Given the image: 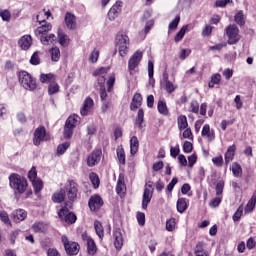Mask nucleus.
<instances>
[{"label": "nucleus", "instance_id": "nucleus-1", "mask_svg": "<svg viewBox=\"0 0 256 256\" xmlns=\"http://www.w3.org/2000/svg\"><path fill=\"white\" fill-rule=\"evenodd\" d=\"M9 187L14 192V195H26L25 199L31 197L33 195V191L29 189V182H27V178L21 176L18 173H12L8 177Z\"/></svg>", "mask_w": 256, "mask_h": 256}, {"label": "nucleus", "instance_id": "nucleus-2", "mask_svg": "<svg viewBox=\"0 0 256 256\" xmlns=\"http://www.w3.org/2000/svg\"><path fill=\"white\" fill-rule=\"evenodd\" d=\"M115 53L118 52L120 57H127L129 54L130 40L127 34H117L114 40Z\"/></svg>", "mask_w": 256, "mask_h": 256}, {"label": "nucleus", "instance_id": "nucleus-3", "mask_svg": "<svg viewBox=\"0 0 256 256\" xmlns=\"http://www.w3.org/2000/svg\"><path fill=\"white\" fill-rule=\"evenodd\" d=\"M19 83L26 91H35L37 89V81L27 71H21L18 75Z\"/></svg>", "mask_w": 256, "mask_h": 256}, {"label": "nucleus", "instance_id": "nucleus-4", "mask_svg": "<svg viewBox=\"0 0 256 256\" xmlns=\"http://www.w3.org/2000/svg\"><path fill=\"white\" fill-rule=\"evenodd\" d=\"M107 73H109V68H100L93 72L94 77H98L100 99L102 101L107 99V91L105 90V77H107Z\"/></svg>", "mask_w": 256, "mask_h": 256}, {"label": "nucleus", "instance_id": "nucleus-5", "mask_svg": "<svg viewBox=\"0 0 256 256\" xmlns=\"http://www.w3.org/2000/svg\"><path fill=\"white\" fill-rule=\"evenodd\" d=\"M51 140V136L47 133V130L43 126H39L35 129L34 135H33V144L36 147H39L43 141H49Z\"/></svg>", "mask_w": 256, "mask_h": 256}, {"label": "nucleus", "instance_id": "nucleus-6", "mask_svg": "<svg viewBox=\"0 0 256 256\" xmlns=\"http://www.w3.org/2000/svg\"><path fill=\"white\" fill-rule=\"evenodd\" d=\"M153 182L148 181L144 186V192L142 196V209H147L149 204L151 203V199H153Z\"/></svg>", "mask_w": 256, "mask_h": 256}, {"label": "nucleus", "instance_id": "nucleus-7", "mask_svg": "<svg viewBox=\"0 0 256 256\" xmlns=\"http://www.w3.org/2000/svg\"><path fill=\"white\" fill-rule=\"evenodd\" d=\"M226 35L228 37L229 45H235V43H238L239 39H241L239 28L235 25H230L226 28Z\"/></svg>", "mask_w": 256, "mask_h": 256}, {"label": "nucleus", "instance_id": "nucleus-8", "mask_svg": "<svg viewBox=\"0 0 256 256\" xmlns=\"http://www.w3.org/2000/svg\"><path fill=\"white\" fill-rule=\"evenodd\" d=\"M62 243L68 255H77L79 253V244L77 242H69L67 236H62Z\"/></svg>", "mask_w": 256, "mask_h": 256}, {"label": "nucleus", "instance_id": "nucleus-9", "mask_svg": "<svg viewBox=\"0 0 256 256\" xmlns=\"http://www.w3.org/2000/svg\"><path fill=\"white\" fill-rule=\"evenodd\" d=\"M141 59H143V51L138 50V51L134 52L128 61L129 71H135V69H137V67H139V63H141Z\"/></svg>", "mask_w": 256, "mask_h": 256}, {"label": "nucleus", "instance_id": "nucleus-10", "mask_svg": "<svg viewBox=\"0 0 256 256\" xmlns=\"http://www.w3.org/2000/svg\"><path fill=\"white\" fill-rule=\"evenodd\" d=\"M58 216L61 219V221H65V223L73 224L75 221H77V216L74 213L69 212L67 208H62L58 212Z\"/></svg>", "mask_w": 256, "mask_h": 256}, {"label": "nucleus", "instance_id": "nucleus-11", "mask_svg": "<svg viewBox=\"0 0 256 256\" xmlns=\"http://www.w3.org/2000/svg\"><path fill=\"white\" fill-rule=\"evenodd\" d=\"M101 155H103L101 150H94L92 153H90L87 158L88 167H95V165H99Z\"/></svg>", "mask_w": 256, "mask_h": 256}, {"label": "nucleus", "instance_id": "nucleus-12", "mask_svg": "<svg viewBox=\"0 0 256 256\" xmlns=\"http://www.w3.org/2000/svg\"><path fill=\"white\" fill-rule=\"evenodd\" d=\"M93 105H95V102L91 97H87L83 102L82 108L80 109V114L83 117L90 115L91 111H93Z\"/></svg>", "mask_w": 256, "mask_h": 256}, {"label": "nucleus", "instance_id": "nucleus-13", "mask_svg": "<svg viewBox=\"0 0 256 256\" xmlns=\"http://www.w3.org/2000/svg\"><path fill=\"white\" fill-rule=\"evenodd\" d=\"M33 45V38L31 35H24L18 40V46L22 51H29Z\"/></svg>", "mask_w": 256, "mask_h": 256}, {"label": "nucleus", "instance_id": "nucleus-14", "mask_svg": "<svg viewBox=\"0 0 256 256\" xmlns=\"http://www.w3.org/2000/svg\"><path fill=\"white\" fill-rule=\"evenodd\" d=\"M123 7V2H116L108 12L109 21H115L119 14L121 13V8Z\"/></svg>", "mask_w": 256, "mask_h": 256}, {"label": "nucleus", "instance_id": "nucleus-15", "mask_svg": "<svg viewBox=\"0 0 256 256\" xmlns=\"http://www.w3.org/2000/svg\"><path fill=\"white\" fill-rule=\"evenodd\" d=\"M88 205L91 211H98V209L103 207V199H101V196L99 195L91 196Z\"/></svg>", "mask_w": 256, "mask_h": 256}, {"label": "nucleus", "instance_id": "nucleus-16", "mask_svg": "<svg viewBox=\"0 0 256 256\" xmlns=\"http://www.w3.org/2000/svg\"><path fill=\"white\" fill-rule=\"evenodd\" d=\"M201 135L209 143H211V141H215V130L211 129V126H209V124H205L203 126Z\"/></svg>", "mask_w": 256, "mask_h": 256}, {"label": "nucleus", "instance_id": "nucleus-17", "mask_svg": "<svg viewBox=\"0 0 256 256\" xmlns=\"http://www.w3.org/2000/svg\"><path fill=\"white\" fill-rule=\"evenodd\" d=\"M65 195L68 197L69 201H75V199H77V184L70 182L65 189Z\"/></svg>", "mask_w": 256, "mask_h": 256}, {"label": "nucleus", "instance_id": "nucleus-18", "mask_svg": "<svg viewBox=\"0 0 256 256\" xmlns=\"http://www.w3.org/2000/svg\"><path fill=\"white\" fill-rule=\"evenodd\" d=\"M65 24L67 29L74 31V29H77V18L71 12H67L65 15Z\"/></svg>", "mask_w": 256, "mask_h": 256}, {"label": "nucleus", "instance_id": "nucleus-19", "mask_svg": "<svg viewBox=\"0 0 256 256\" xmlns=\"http://www.w3.org/2000/svg\"><path fill=\"white\" fill-rule=\"evenodd\" d=\"M237 151V145L233 144L229 146L224 154V160L226 165H229L233 159H235V153Z\"/></svg>", "mask_w": 256, "mask_h": 256}, {"label": "nucleus", "instance_id": "nucleus-20", "mask_svg": "<svg viewBox=\"0 0 256 256\" xmlns=\"http://www.w3.org/2000/svg\"><path fill=\"white\" fill-rule=\"evenodd\" d=\"M40 25L41 26H39L35 30L36 37H43V35H47V33H49L51 29H53V26L51 25V23H41Z\"/></svg>", "mask_w": 256, "mask_h": 256}, {"label": "nucleus", "instance_id": "nucleus-21", "mask_svg": "<svg viewBox=\"0 0 256 256\" xmlns=\"http://www.w3.org/2000/svg\"><path fill=\"white\" fill-rule=\"evenodd\" d=\"M12 219L15 223H21L27 219V211L24 209H17L12 212Z\"/></svg>", "mask_w": 256, "mask_h": 256}, {"label": "nucleus", "instance_id": "nucleus-22", "mask_svg": "<svg viewBox=\"0 0 256 256\" xmlns=\"http://www.w3.org/2000/svg\"><path fill=\"white\" fill-rule=\"evenodd\" d=\"M188 31H193V24L184 25L175 35L174 41L175 43H179L185 37V33Z\"/></svg>", "mask_w": 256, "mask_h": 256}, {"label": "nucleus", "instance_id": "nucleus-23", "mask_svg": "<svg viewBox=\"0 0 256 256\" xmlns=\"http://www.w3.org/2000/svg\"><path fill=\"white\" fill-rule=\"evenodd\" d=\"M114 237V246L116 249H121L123 247V234L121 233V229L117 228L113 232Z\"/></svg>", "mask_w": 256, "mask_h": 256}, {"label": "nucleus", "instance_id": "nucleus-24", "mask_svg": "<svg viewBox=\"0 0 256 256\" xmlns=\"http://www.w3.org/2000/svg\"><path fill=\"white\" fill-rule=\"evenodd\" d=\"M126 186H125V176H123V174H120L118 177V181L116 184V193L118 195H124L125 191H126Z\"/></svg>", "mask_w": 256, "mask_h": 256}, {"label": "nucleus", "instance_id": "nucleus-25", "mask_svg": "<svg viewBox=\"0 0 256 256\" xmlns=\"http://www.w3.org/2000/svg\"><path fill=\"white\" fill-rule=\"evenodd\" d=\"M141 105H143V97L139 93L134 94L132 103L130 105L131 111H135V110L139 109V107H141Z\"/></svg>", "mask_w": 256, "mask_h": 256}, {"label": "nucleus", "instance_id": "nucleus-26", "mask_svg": "<svg viewBox=\"0 0 256 256\" xmlns=\"http://www.w3.org/2000/svg\"><path fill=\"white\" fill-rule=\"evenodd\" d=\"M139 151V138L137 136L130 137V154L136 155Z\"/></svg>", "mask_w": 256, "mask_h": 256}, {"label": "nucleus", "instance_id": "nucleus-27", "mask_svg": "<svg viewBox=\"0 0 256 256\" xmlns=\"http://www.w3.org/2000/svg\"><path fill=\"white\" fill-rule=\"evenodd\" d=\"M49 17H51V11L49 10H41L38 15L36 16L37 22L38 23H48L47 19H49Z\"/></svg>", "mask_w": 256, "mask_h": 256}, {"label": "nucleus", "instance_id": "nucleus-28", "mask_svg": "<svg viewBox=\"0 0 256 256\" xmlns=\"http://www.w3.org/2000/svg\"><path fill=\"white\" fill-rule=\"evenodd\" d=\"M177 125L179 131H183L184 129H187L189 127V122L187 121V116L180 115L177 118Z\"/></svg>", "mask_w": 256, "mask_h": 256}, {"label": "nucleus", "instance_id": "nucleus-29", "mask_svg": "<svg viewBox=\"0 0 256 256\" xmlns=\"http://www.w3.org/2000/svg\"><path fill=\"white\" fill-rule=\"evenodd\" d=\"M65 197H67L65 190L61 189L60 191H57L53 194L52 201L54 203H63V201H65Z\"/></svg>", "mask_w": 256, "mask_h": 256}, {"label": "nucleus", "instance_id": "nucleus-30", "mask_svg": "<svg viewBox=\"0 0 256 256\" xmlns=\"http://www.w3.org/2000/svg\"><path fill=\"white\" fill-rule=\"evenodd\" d=\"M116 155H117V159L118 162L120 163V165H125V149L123 148V145H120L117 147L116 149Z\"/></svg>", "mask_w": 256, "mask_h": 256}, {"label": "nucleus", "instance_id": "nucleus-31", "mask_svg": "<svg viewBox=\"0 0 256 256\" xmlns=\"http://www.w3.org/2000/svg\"><path fill=\"white\" fill-rule=\"evenodd\" d=\"M230 170L232 171L234 177H241V175H243V168H241V165L237 162L232 163Z\"/></svg>", "mask_w": 256, "mask_h": 256}, {"label": "nucleus", "instance_id": "nucleus-32", "mask_svg": "<svg viewBox=\"0 0 256 256\" xmlns=\"http://www.w3.org/2000/svg\"><path fill=\"white\" fill-rule=\"evenodd\" d=\"M94 229H95V233L99 237V239H103V237H105V232L103 230V224H101L100 221H98V220L94 221Z\"/></svg>", "mask_w": 256, "mask_h": 256}, {"label": "nucleus", "instance_id": "nucleus-33", "mask_svg": "<svg viewBox=\"0 0 256 256\" xmlns=\"http://www.w3.org/2000/svg\"><path fill=\"white\" fill-rule=\"evenodd\" d=\"M195 256H209V252L206 251L203 243L199 242L194 250Z\"/></svg>", "mask_w": 256, "mask_h": 256}, {"label": "nucleus", "instance_id": "nucleus-34", "mask_svg": "<svg viewBox=\"0 0 256 256\" xmlns=\"http://www.w3.org/2000/svg\"><path fill=\"white\" fill-rule=\"evenodd\" d=\"M0 221H2L4 225H7L8 227H13L11 219L9 218V213H7L5 210L0 211Z\"/></svg>", "mask_w": 256, "mask_h": 256}, {"label": "nucleus", "instance_id": "nucleus-35", "mask_svg": "<svg viewBox=\"0 0 256 256\" xmlns=\"http://www.w3.org/2000/svg\"><path fill=\"white\" fill-rule=\"evenodd\" d=\"M50 55H51V61L54 63H57L61 59V50H59L58 47H53L50 50Z\"/></svg>", "mask_w": 256, "mask_h": 256}, {"label": "nucleus", "instance_id": "nucleus-36", "mask_svg": "<svg viewBox=\"0 0 256 256\" xmlns=\"http://www.w3.org/2000/svg\"><path fill=\"white\" fill-rule=\"evenodd\" d=\"M42 45H51L55 41V34H44L40 37Z\"/></svg>", "mask_w": 256, "mask_h": 256}, {"label": "nucleus", "instance_id": "nucleus-37", "mask_svg": "<svg viewBox=\"0 0 256 256\" xmlns=\"http://www.w3.org/2000/svg\"><path fill=\"white\" fill-rule=\"evenodd\" d=\"M58 43L62 45V47L69 45V36L62 31H58Z\"/></svg>", "mask_w": 256, "mask_h": 256}, {"label": "nucleus", "instance_id": "nucleus-38", "mask_svg": "<svg viewBox=\"0 0 256 256\" xmlns=\"http://www.w3.org/2000/svg\"><path fill=\"white\" fill-rule=\"evenodd\" d=\"M176 207L178 213H185L187 211V201L185 198H179Z\"/></svg>", "mask_w": 256, "mask_h": 256}, {"label": "nucleus", "instance_id": "nucleus-39", "mask_svg": "<svg viewBox=\"0 0 256 256\" xmlns=\"http://www.w3.org/2000/svg\"><path fill=\"white\" fill-rule=\"evenodd\" d=\"M144 117H145V112L143 111V109H139L137 113L136 122H135V125H137L139 129H143Z\"/></svg>", "mask_w": 256, "mask_h": 256}, {"label": "nucleus", "instance_id": "nucleus-40", "mask_svg": "<svg viewBox=\"0 0 256 256\" xmlns=\"http://www.w3.org/2000/svg\"><path fill=\"white\" fill-rule=\"evenodd\" d=\"M32 229L35 231V233H43L47 231V224L43 222H36L33 224Z\"/></svg>", "mask_w": 256, "mask_h": 256}, {"label": "nucleus", "instance_id": "nucleus-41", "mask_svg": "<svg viewBox=\"0 0 256 256\" xmlns=\"http://www.w3.org/2000/svg\"><path fill=\"white\" fill-rule=\"evenodd\" d=\"M255 205H256V195H253L251 197V199L248 201V203L244 209L245 213L253 212V210L255 209Z\"/></svg>", "mask_w": 256, "mask_h": 256}, {"label": "nucleus", "instance_id": "nucleus-42", "mask_svg": "<svg viewBox=\"0 0 256 256\" xmlns=\"http://www.w3.org/2000/svg\"><path fill=\"white\" fill-rule=\"evenodd\" d=\"M87 251L89 255H95V253H97V245L95 244V240L88 239Z\"/></svg>", "mask_w": 256, "mask_h": 256}, {"label": "nucleus", "instance_id": "nucleus-43", "mask_svg": "<svg viewBox=\"0 0 256 256\" xmlns=\"http://www.w3.org/2000/svg\"><path fill=\"white\" fill-rule=\"evenodd\" d=\"M78 123H79V117L77 115L73 114L68 117L65 124L69 125L73 129H75V127H77Z\"/></svg>", "mask_w": 256, "mask_h": 256}, {"label": "nucleus", "instance_id": "nucleus-44", "mask_svg": "<svg viewBox=\"0 0 256 256\" xmlns=\"http://www.w3.org/2000/svg\"><path fill=\"white\" fill-rule=\"evenodd\" d=\"M219 83H221V74L216 73L211 76V81L208 83V87L213 89V87H215V85H219Z\"/></svg>", "mask_w": 256, "mask_h": 256}, {"label": "nucleus", "instance_id": "nucleus-45", "mask_svg": "<svg viewBox=\"0 0 256 256\" xmlns=\"http://www.w3.org/2000/svg\"><path fill=\"white\" fill-rule=\"evenodd\" d=\"M181 21V17L179 16H176L174 18V20H172L170 23H169V26H168V33H171V31H175V29H177V27H179V22Z\"/></svg>", "mask_w": 256, "mask_h": 256}, {"label": "nucleus", "instance_id": "nucleus-46", "mask_svg": "<svg viewBox=\"0 0 256 256\" xmlns=\"http://www.w3.org/2000/svg\"><path fill=\"white\" fill-rule=\"evenodd\" d=\"M31 183L35 193H39L43 189V181L41 179L38 178L33 180Z\"/></svg>", "mask_w": 256, "mask_h": 256}, {"label": "nucleus", "instance_id": "nucleus-47", "mask_svg": "<svg viewBox=\"0 0 256 256\" xmlns=\"http://www.w3.org/2000/svg\"><path fill=\"white\" fill-rule=\"evenodd\" d=\"M41 83H53L55 81V75L53 74H42L40 76Z\"/></svg>", "mask_w": 256, "mask_h": 256}, {"label": "nucleus", "instance_id": "nucleus-48", "mask_svg": "<svg viewBox=\"0 0 256 256\" xmlns=\"http://www.w3.org/2000/svg\"><path fill=\"white\" fill-rule=\"evenodd\" d=\"M55 93H59V84L51 82L48 86V95H55Z\"/></svg>", "mask_w": 256, "mask_h": 256}, {"label": "nucleus", "instance_id": "nucleus-49", "mask_svg": "<svg viewBox=\"0 0 256 256\" xmlns=\"http://www.w3.org/2000/svg\"><path fill=\"white\" fill-rule=\"evenodd\" d=\"M158 111L161 115H169L167 104L161 100L158 102Z\"/></svg>", "mask_w": 256, "mask_h": 256}, {"label": "nucleus", "instance_id": "nucleus-50", "mask_svg": "<svg viewBox=\"0 0 256 256\" xmlns=\"http://www.w3.org/2000/svg\"><path fill=\"white\" fill-rule=\"evenodd\" d=\"M165 89H166L167 93H173V91H175V89H177V84H174L173 82H171L169 79L166 78Z\"/></svg>", "mask_w": 256, "mask_h": 256}, {"label": "nucleus", "instance_id": "nucleus-51", "mask_svg": "<svg viewBox=\"0 0 256 256\" xmlns=\"http://www.w3.org/2000/svg\"><path fill=\"white\" fill-rule=\"evenodd\" d=\"M234 21L238 25H245V15H243V11H239L235 16H234Z\"/></svg>", "mask_w": 256, "mask_h": 256}, {"label": "nucleus", "instance_id": "nucleus-52", "mask_svg": "<svg viewBox=\"0 0 256 256\" xmlns=\"http://www.w3.org/2000/svg\"><path fill=\"white\" fill-rule=\"evenodd\" d=\"M90 63H97L99 61V50L94 49L89 56Z\"/></svg>", "mask_w": 256, "mask_h": 256}, {"label": "nucleus", "instance_id": "nucleus-53", "mask_svg": "<svg viewBox=\"0 0 256 256\" xmlns=\"http://www.w3.org/2000/svg\"><path fill=\"white\" fill-rule=\"evenodd\" d=\"M175 225H177L175 218H170L169 220L166 221V230L175 231Z\"/></svg>", "mask_w": 256, "mask_h": 256}, {"label": "nucleus", "instance_id": "nucleus-54", "mask_svg": "<svg viewBox=\"0 0 256 256\" xmlns=\"http://www.w3.org/2000/svg\"><path fill=\"white\" fill-rule=\"evenodd\" d=\"M31 65H39L41 63V58L39 57V52H34L30 58Z\"/></svg>", "mask_w": 256, "mask_h": 256}, {"label": "nucleus", "instance_id": "nucleus-55", "mask_svg": "<svg viewBox=\"0 0 256 256\" xmlns=\"http://www.w3.org/2000/svg\"><path fill=\"white\" fill-rule=\"evenodd\" d=\"M0 17L3 21H11V12L9 10H0Z\"/></svg>", "mask_w": 256, "mask_h": 256}, {"label": "nucleus", "instance_id": "nucleus-56", "mask_svg": "<svg viewBox=\"0 0 256 256\" xmlns=\"http://www.w3.org/2000/svg\"><path fill=\"white\" fill-rule=\"evenodd\" d=\"M72 135H73V127H71L68 124H65V127H64V137H65V139H70V137H72Z\"/></svg>", "mask_w": 256, "mask_h": 256}, {"label": "nucleus", "instance_id": "nucleus-57", "mask_svg": "<svg viewBox=\"0 0 256 256\" xmlns=\"http://www.w3.org/2000/svg\"><path fill=\"white\" fill-rule=\"evenodd\" d=\"M28 179L32 183L33 181L37 180V169L32 167L31 170L28 172Z\"/></svg>", "mask_w": 256, "mask_h": 256}, {"label": "nucleus", "instance_id": "nucleus-58", "mask_svg": "<svg viewBox=\"0 0 256 256\" xmlns=\"http://www.w3.org/2000/svg\"><path fill=\"white\" fill-rule=\"evenodd\" d=\"M90 181H91V183H92V185L94 186L95 189H97L99 187V176H97V174L91 173L90 174Z\"/></svg>", "mask_w": 256, "mask_h": 256}, {"label": "nucleus", "instance_id": "nucleus-59", "mask_svg": "<svg viewBox=\"0 0 256 256\" xmlns=\"http://www.w3.org/2000/svg\"><path fill=\"white\" fill-rule=\"evenodd\" d=\"M69 149V143L65 142L57 147V155H63Z\"/></svg>", "mask_w": 256, "mask_h": 256}, {"label": "nucleus", "instance_id": "nucleus-60", "mask_svg": "<svg viewBox=\"0 0 256 256\" xmlns=\"http://www.w3.org/2000/svg\"><path fill=\"white\" fill-rule=\"evenodd\" d=\"M242 216H243V206L241 205L238 207V209L234 213L232 219L233 221H239V219H241Z\"/></svg>", "mask_w": 256, "mask_h": 256}, {"label": "nucleus", "instance_id": "nucleus-61", "mask_svg": "<svg viewBox=\"0 0 256 256\" xmlns=\"http://www.w3.org/2000/svg\"><path fill=\"white\" fill-rule=\"evenodd\" d=\"M222 200H223V197L216 195V197L210 201L209 206L210 207H219V205H221Z\"/></svg>", "mask_w": 256, "mask_h": 256}, {"label": "nucleus", "instance_id": "nucleus-62", "mask_svg": "<svg viewBox=\"0 0 256 256\" xmlns=\"http://www.w3.org/2000/svg\"><path fill=\"white\" fill-rule=\"evenodd\" d=\"M234 103L236 109H243V99H241V95H236L234 98Z\"/></svg>", "mask_w": 256, "mask_h": 256}, {"label": "nucleus", "instance_id": "nucleus-63", "mask_svg": "<svg viewBox=\"0 0 256 256\" xmlns=\"http://www.w3.org/2000/svg\"><path fill=\"white\" fill-rule=\"evenodd\" d=\"M183 139H193V132L191 131V128H185L182 133Z\"/></svg>", "mask_w": 256, "mask_h": 256}, {"label": "nucleus", "instance_id": "nucleus-64", "mask_svg": "<svg viewBox=\"0 0 256 256\" xmlns=\"http://www.w3.org/2000/svg\"><path fill=\"white\" fill-rule=\"evenodd\" d=\"M212 162L216 167H223V156L219 155L212 158Z\"/></svg>", "mask_w": 256, "mask_h": 256}]
</instances>
